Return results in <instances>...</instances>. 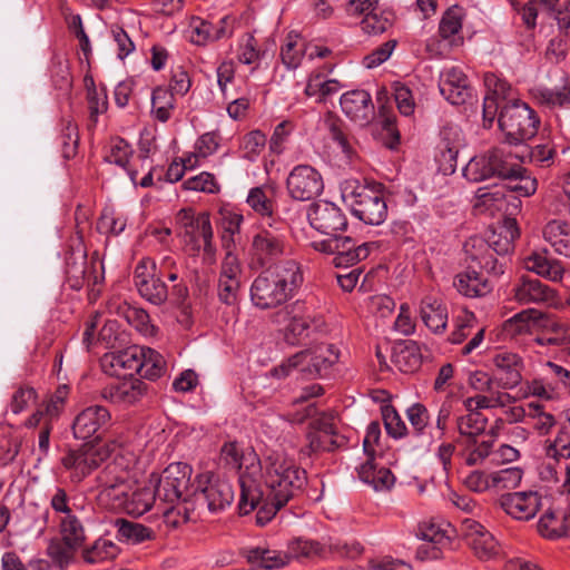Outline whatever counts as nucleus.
<instances>
[{"label": "nucleus", "mask_w": 570, "mask_h": 570, "mask_svg": "<svg viewBox=\"0 0 570 570\" xmlns=\"http://www.w3.org/2000/svg\"><path fill=\"white\" fill-rule=\"evenodd\" d=\"M131 146L122 138H115L110 144V151L107 156L109 163L116 164L117 166L126 169L131 181L135 183L137 171L128 168L129 158L132 155Z\"/></svg>", "instance_id": "nucleus-51"}, {"label": "nucleus", "mask_w": 570, "mask_h": 570, "mask_svg": "<svg viewBox=\"0 0 570 570\" xmlns=\"http://www.w3.org/2000/svg\"><path fill=\"white\" fill-rule=\"evenodd\" d=\"M177 223L181 229V237L186 246L193 252L203 250V262L212 265L216 261V247L213 243L214 234L209 214L204 212L195 214L191 209H180Z\"/></svg>", "instance_id": "nucleus-7"}, {"label": "nucleus", "mask_w": 570, "mask_h": 570, "mask_svg": "<svg viewBox=\"0 0 570 570\" xmlns=\"http://www.w3.org/2000/svg\"><path fill=\"white\" fill-rule=\"evenodd\" d=\"M175 95L165 87H157L151 94V112L154 117L161 122L170 119L175 109Z\"/></svg>", "instance_id": "nucleus-44"}, {"label": "nucleus", "mask_w": 570, "mask_h": 570, "mask_svg": "<svg viewBox=\"0 0 570 570\" xmlns=\"http://www.w3.org/2000/svg\"><path fill=\"white\" fill-rule=\"evenodd\" d=\"M347 439L336 432L333 423L320 421L317 430L308 434V445L312 452L335 451L344 448Z\"/></svg>", "instance_id": "nucleus-31"}, {"label": "nucleus", "mask_w": 570, "mask_h": 570, "mask_svg": "<svg viewBox=\"0 0 570 570\" xmlns=\"http://www.w3.org/2000/svg\"><path fill=\"white\" fill-rule=\"evenodd\" d=\"M145 346L132 345L125 350L106 353L101 358L104 371L114 376H132L139 374L144 363L140 356H144Z\"/></svg>", "instance_id": "nucleus-18"}, {"label": "nucleus", "mask_w": 570, "mask_h": 570, "mask_svg": "<svg viewBox=\"0 0 570 570\" xmlns=\"http://www.w3.org/2000/svg\"><path fill=\"white\" fill-rule=\"evenodd\" d=\"M111 415L102 405H90L80 411L72 422V433L78 440L94 438V442H101V434L110 424Z\"/></svg>", "instance_id": "nucleus-16"}, {"label": "nucleus", "mask_w": 570, "mask_h": 570, "mask_svg": "<svg viewBox=\"0 0 570 570\" xmlns=\"http://www.w3.org/2000/svg\"><path fill=\"white\" fill-rule=\"evenodd\" d=\"M461 531L468 544L479 559L489 560L499 554L500 547L498 541L493 534L476 520L471 518L463 519Z\"/></svg>", "instance_id": "nucleus-20"}, {"label": "nucleus", "mask_w": 570, "mask_h": 570, "mask_svg": "<svg viewBox=\"0 0 570 570\" xmlns=\"http://www.w3.org/2000/svg\"><path fill=\"white\" fill-rule=\"evenodd\" d=\"M193 469L189 464L175 462L169 464L160 475L151 474L148 483L153 485L157 504L189 503V481Z\"/></svg>", "instance_id": "nucleus-6"}, {"label": "nucleus", "mask_w": 570, "mask_h": 570, "mask_svg": "<svg viewBox=\"0 0 570 570\" xmlns=\"http://www.w3.org/2000/svg\"><path fill=\"white\" fill-rule=\"evenodd\" d=\"M190 41L193 43L197 46H205L208 42L215 41L213 22L204 20L199 17H194L190 21Z\"/></svg>", "instance_id": "nucleus-64"}, {"label": "nucleus", "mask_w": 570, "mask_h": 570, "mask_svg": "<svg viewBox=\"0 0 570 570\" xmlns=\"http://www.w3.org/2000/svg\"><path fill=\"white\" fill-rule=\"evenodd\" d=\"M381 410L386 433L393 439L403 438L407 429L395 407L386 404Z\"/></svg>", "instance_id": "nucleus-61"}, {"label": "nucleus", "mask_w": 570, "mask_h": 570, "mask_svg": "<svg viewBox=\"0 0 570 570\" xmlns=\"http://www.w3.org/2000/svg\"><path fill=\"white\" fill-rule=\"evenodd\" d=\"M112 449L105 442H88L69 450L60 460L72 483H79L95 471L111 454Z\"/></svg>", "instance_id": "nucleus-9"}, {"label": "nucleus", "mask_w": 570, "mask_h": 570, "mask_svg": "<svg viewBox=\"0 0 570 570\" xmlns=\"http://www.w3.org/2000/svg\"><path fill=\"white\" fill-rule=\"evenodd\" d=\"M463 17V9L459 6H452L442 16L439 35L451 46H459L463 42L461 35Z\"/></svg>", "instance_id": "nucleus-38"}, {"label": "nucleus", "mask_w": 570, "mask_h": 570, "mask_svg": "<svg viewBox=\"0 0 570 570\" xmlns=\"http://www.w3.org/2000/svg\"><path fill=\"white\" fill-rule=\"evenodd\" d=\"M274 189L269 186H257L249 189L246 203L259 216L271 218L275 203L273 200Z\"/></svg>", "instance_id": "nucleus-41"}, {"label": "nucleus", "mask_w": 570, "mask_h": 570, "mask_svg": "<svg viewBox=\"0 0 570 570\" xmlns=\"http://www.w3.org/2000/svg\"><path fill=\"white\" fill-rule=\"evenodd\" d=\"M262 469L264 470L263 495L255 509H257V524L265 525L278 510L303 492L307 476L306 471L293 459L277 451L264 459Z\"/></svg>", "instance_id": "nucleus-1"}, {"label": "nucleus", "mask_w": 570, "mask_h": 570, "mask_svg": "<svg viewBox=\"0 0 570 570\" xmlns=\"http://www.w3.org/2000/svg\"><path fill=\"white\" fill-rule=\"evenodd\" d=\"M146 391L147 384L144 381L130 379L105 386L101 390V396L114 404L132 405L142 399Z\"/></svg>", "instance_id": "nucleus-26"}, {"label": "nucleus", "mask_w": 570, "mask_h": 570, "mask_svg": "<svg viewBox=\"0 0 570 570\" xmlns=\"http://www.w3.org/2000/svg\"><path fill=\"white\" fill-rule=\"evenodd\" d=\"M266 142L267 139L263 131L252 130L247 132L240 141L243 157L250 161L256 160L265 149Z\"/></svg>", "instance_id": "nucleus-54"}, {"label": "nucleus", "mask_w": 570, "mask_h": 570, "mask_svg": "<svg viewBox=\"0 0 570 570\" xmlns=\"http://www.w3.org/2000/svg\"><path fill=\"white\" fill-rule=\"evenodd\" d=\"M326 546L307 539H295L288 544L287 552L258 546L244 549V557L254 566L273 570L286 566L291 558H314L325 554Z\"/></svg>", "instance_id": "nucleus-5"}, {"label": "nucleus", "mask_w": 570, "mask_h": 570, "mask_svg": "<svg viewBox=\"0 0 570 570\" xmlns=\"http://www.w3.org/2000/svg\"><path fill=\"white\" fill-rule=\"evenodd\" d=\"M420 315L423 323L435 334L442 333L448 324V309L435 297L426 296L422 299Z\"/></svg>", "instance_id": "nucleus-37"}, {"label": "nucleus", "mask_w": 570, "mask_h": 570, "mask_svg": "<svg viewBox=\"0 0 570 570\" xmlns=\"http://www.w3.org/2000/svg\"><path fill=\"white\" fill-rule=\"evenodd\" d=\"M324 127L328 137L337 144L342 153L351 159L355 150L351 144L350 137L344 129V125L340 118L332 114H327L324 118Z\"/></svg>", "instance_id": "nucleus-42"}, {"label": "nucleus", "mask_w": 570, "mask_h": 570, "mask_svg": "<svg viewBox=\"0 0 570 570\" xmlns=\"http://www.w3.org/2000/svg\"><path fill=\"white\" fill-rule=\"evenodd\" d=\"M500 229L499 238L491 240L489 247L498 255L504 256L513 250V243L519 237L520 232L513 218H505Z\"/></svg>", "instance_id": "nucleus-46"}, {"label": "nucleus", "mask_w": 570, "mask_h": 570, "mask_svg": "<svg viewBox=\"0 0 570 570\" xmlns=\"http://www.w3.org/2000/svg\"><path fill=\"white\" fill-rule=\"evenodd\" d=\"M332 70V67L313 70L307 77L304 89L305 96L314 97L318 102H324L330 97L336 95L343 86L338 80L328 78Z\"/></svg>", "instance_id": "nucleus-28"}, {"label": "nucleus", "mask_w": 570, "mask_h": 570, "mask_svg": "<svg viewBox=\"0 0 570 570\" xmlns=\"http://www.w3.org/2000/svg\"><path fill=\"white\" fill-rule=\"evenodd\" d=\"M324 127L328 137L337 144L342 153L351 159L355 150L351 144L350 137L344 129V125L340 118L332 114H327L324 118Z\"/></svg>", "instance_id": "nucleus-43"}, {"label": "nucleus", "mask_w": 570, "mask_h": 570, "mask_svg": "<svg viewBox=\"0 0 570 570\" xmlns=\"http://www.w3.org/2000/svg\"><path fill=\"white\" fill-rule=\"evenodd\" d=\"M346 199L352 214L367 225H380L387 216L386 203L375 188L357 185Z\"/></svg>", "instance_id": "nucleus-12"}, {"label": "nucleus", "mask_w": 570, "mask_h": 570, "mask_svg": "<svg viewBox=\"0 0 570 570\" xmlns=\"http://www.w3.org/2000/svg\"><path fill=\"white\" fill-rule=\"evenodd\" d=\"M193 497L197 504H204L208 511L217 513L233 503L235 493L227 480L207 472L197 476V487L193 491Z\"/></svg>", "instance_id": "nucleus-11"}, {"label": "nucleus", "mask_w": 570, "mask_h": 570, "mask_svg": "<svg viewBox=\"0 0 570 570\" xmlns=\"http://www.w3.org/2000/svg\"><path fill=\"white\" fill-rule=\"evenodd\" d=\"M313 246L318 252L333 254V264L336 267H348L365 259L370 255L374 243L356 245L351 237H338L335 235L320 242H314Z\"/></svg>", "instance_id": "nucleus-13"}, {"label": "nucleus", "mask_w": 570, "mask_h": 570, "mask_svg": "<svg viewBox=\"0 0 570 570\" xmlns=\"http://www.w3.org/2000/svg\"><path fill=\"white\" fill-rule=\"evenodd\" d=\"M61 540L70 547L81 548L86 540L85 529L76 515L61 517L59 520Z\"/></svg>", "instance_id": "nucleus-48"}, {"label": "nucleus", "mask_w": 570, "mask_h": 570, "mask_svg": "<svg viewBox=\"0 0 570 570\" xmlns=\"http://www.w3.org/2000/svg\"><path fill=\"white\" fill-rule=\"evenodd\" d=\"M488 420L482 413H466L456 417V429L460 435L475 439L487 428Z\"/></svg>", "instance_id": "nucleus-53"}, {"label": "nucleus", "mask_w": 570, "mask_h": 570, "mask_svg": "<svg viewBox=\"0 0 570 570\" xmlns=\"http://www.w3.org/2000/svg\"><path fill=\"white\" fill-rule=\"evenodd\" d=\"M144 363L139 374L148 380H156L163 376L166 372V361L157 351L145 347L144 356H140Z\"/></svg>", "instance_id": "nucleus-52"}, {"label": "nucleus", "mask_w": 570, "mask_h": 570, "mask_svg": "<svg viewBox=\"0 0 570 570\" xmlns=\"http://www.w3.org/2000/svg\"><path fill=\"white\" fill-rule=\"evenodd\" d=\"M529 407V417H531L533 422L534 430L540 435H547L550 431L556 426L557 420L554 415L548 413L543 410V405L538 402H530L528 404Z\"/></svg>", "instance_id": "nucleus-55"}, {"label": "nucleus", "mask_w": 570, "mask_h": 570, "mask_svg": "<svg viewBox=\"0 0 570 570\" xmlns=\"http://www.w3.org/2000/svg\"><path fill=\"white\" fill-rule=\"evenodd\" d=\"M454 286L458 292L466 297H482L492 291V285L487 278L475 271H466L455 277Z\"/></svg>", "instance_id": "nucleus-40"}, {"label": "nucleus", "mask_w": 570, "mask_h": 570, "mask_svg": "<svg viewBox=\"0 0 570 570\" xmlns=\"http://www.w3.org/2000/svg\"><path fill=\"white\" fill-rule=\"evenodd\" d=\"M417 537L423 543L417 549L421 559H438L441 557V547L449 544V537L439 525L424 522L419 527Z\"/></svg>", "instance_id": "nucleus-30"}, {"label": "nucleus", "mask_w": 570, "mask_h": 570, "mask_svg": "<svg viewBox=\"0 0 570 570\" xmlns=\"http://www.w3.org/2000/svg\"><path fill=\"white\" fill-rule=\"evenodd\" d=\"M87 255L83 249L77 248L66 253L65 274L66 282L70 288L79 291L82 288L87 277Z\"/></svg>", "instance_id": "nucleus-34"}, {"label": "nucleus", "mask_w": 570, "mask_h": 570, "mask_svg": "<svg viewBox=\"0 0 570 570\" xmlns=\"http://www.w3.org/2000/svg\"><path fill=\"white\" fill-rule=\"evenodd\" d=\"M499 504L504 512L517 520H530L541 508V497L538 492H513L502 494Z\"/></svg>", "instance_id": "nucleus-22"}, {"label": "nucleus", "mask_w": 570, "mask_h": 570, "mask_svg": "<svg viewBox=\"0 0 570 570\" xmlns=\"http://www.w3.org/2000/svg\"><path fill=\"white\" fill-rule=\"evenodd\" d=\"M489 158H491V169H493V177L502 179H512L515 175L521 173L519 161H524V156L515 155L508 146H498L488 150Z\"/></svg>", "instance_id": "nucleus-29"}, {"label": "nucleus", "mask_w": 570, "mask_h": 570, "mask_svg": "<svg viewBox=\"0 0 570 570\" xmlns=\"http://www.w3.org/2000/svg\"><path fill=\"white\" fill-rule=\"evenodd\" d=\"M96 480L100 488L99 501L109 509L140 517L157 504L153 485L139 483L134 489L130 471L122 469L118 462L108 463Z\"/></svg>", "instance_id": "nucleus-2"}, {"label": "nucleus", "mask_w": 570, "mask_h": 570, "mask_svg": "<svg viewBox=\"0 0 570 570\" xmlns=\"http://www.w3.org/2000/svg\"><path fill=\"white\" fill-rule=\"evenodd\" d=\"M392 362L403 373H412L421 366V357L413 347L409 346L395 350L392 355Z\"/></svg>", "instance_id": "nucleus-59"}, {"label": "nucleus", "mask_w": 570, "mask_h": 570, "mask_svg": "<svg viewBox=\"0 0 570 570\" xmlns=\"http://www.w3.org/2000/svg\"><path fill=\"white\" fill-rule=\"evenodd\" d=\"M514 298L520 304H547L556 303V292L538 278L521 277L515 284Z\"/></svg>", "instance_id": "nucleus-27"}, {"label": "nucleus", "mask_w": 570, "mask_h": 570, "mask_svg": "<svg viewBox=\"0 0 570 570\" xmlns=\"http://www.w3.org/2000/svg\"><path fill=\"white\" fill-rule=\"evenodd\" d=\"M541 312L538 309H524L507 320L503 325V331L511 336L531 332L532 327L538 324Z\"/></svg>", "instance_id": "nucleus-45"}, {"label": "nucleus", "mask_w": 570, "mask_h": 570, "mask_svg": "<svg viewBox=\"0 0 570 570\" xmlns=\"http://www.w3.org/2000/svg\"><path fill=\"white\" fill-rule=\"evenodd\" d=\"M307 218L313 228L333 237L347 227V219L334 203L321 200L311 205Z\"/></svg>", "instance_id": "nucleus-17"}, {"label": "nucleus", "mask_w": 570, "mask_h": 570, "mask_svg": "<svg viewBox=\"0 0 570 570\" xmlns=\"http://www.w3.org/2000/svg\"><path fill=\"white\" fill-rule=\"evenodd\" d=\"M494 381L498 387L511 390L522 380V362L519 355L511 352H499L493 356Z\"/></svg>", "instance_id": "nucleus-25"}, {"label": "nucleus", "mask_w": 570, "mask_h": 570, "mask_svg": "<svg viewBox=\"0 0 570 570\" xmlns=\"http://www.w3.org/2000/svg\"><path fill=\"white\" fill-rule=\"evenodd\" d=\"M360 480L371 485L375 491L389 490L395 481L393 473L386 468L377 469L374 456H367L366 462L357 469Z\"/></svg>", "instance_id": "nucleus-36"}, {"label": "nucleus", "mask_w": 570, "mask_h": 570, "mask_svg": "<svg viewBox=\"0 0 570 570\" xmlns=\"http://www.w3.org/2000/svg\"><path fill=\"white\" fill-rule=\"evenodd\" d=\"M491 164V158H489L488 151L482 155L474 156L463 168V176L472 183L493 178Z\"/></svg>", "instance_id": "nucleus-50"}, {"label": "nucleus", "mask_w": 570, "mask_h": 570, "mask_svg": "<svg viewBox=\"0 0 570 570\" xmlns=\"http://www.w3.org/2000/svg\"><path fill=\"white\" fill-rule=\"evenodd\" d=\"M441 95L452 105H463L471 97V87L463 70L459 67L444 68L439 77Z\"/></svg>", "instance_id": "nucleus-21"}, {"label": "nucleus", "mask_w": 570, "mask_h": 570, "mask_svg": "<svg viewBox=\"0 0 570 570\" xmlns=\"http://www.w3.org/2000/svg\"><path fill=\"white\" fill-rule=\"evenodd\" d=\"M340 104L346 117L361 127L368 125L374 118V105L366 90L347 91L342 95Z\"/></svg>", "instance_id": "nucleus-23"}, {"label": "nucleus", "mask_w": 570, "mask_h": 570, "mask_svg": "<svg viewBox=\"0 0 570 570\" xmlns=\"http://www.w3.org/2000/svg\"><path fill=\"white\" fill-rule=\"evenodd\" d=\"M546 455L556 462L570 459V434L561 428L556 438L546 446Z\"/></svg>", "instance_id": "nucleus-56"}, {"label": "nucleus", "mask_w": 570, "mask_h": 570, "mask_svg": "<svg viewBox=\"0 0 570 570\" xmlns=\"http://www.w3.org/2000/svg\"><path fill=\"white\" fill-rule=\"evenodd\" d=\"M539 533L547 539L554 540L564 535V528H562L560 517L553 511H547L538 522Z\"/></svg>", "instance_id": "nucleus-62"}, {"label": "nucleus", "mask_w": 570, "mask_h": 570, "mask_svg": "<svg viewBox=\"0 0 570 570\" xmlns=\"http://www.w3.org/2000/svg\"><path fill=\"white\" fill-rule=\"evenodd\" d=\"M559 0H529L519 10L522 21L528 28H534L539 16L557 21L560 29L570 28V6L558 9Z\"/></svg>", "instance_id": "nucleus-19"}, {"label": "nucleus", "mask_w": 570, "mask_h": 570, "mask_svg": "<svg viewBox=\"0 0 570 570\" xmlns=\"http://www.w3.org/2000/svg\"><path fill=\"white\" fill-rule=\"evenodd\" d=\"M286 189L294 200H312L324 189L322 175L309 165H297L287 176Z\"/></svg>", "instance_id": "nucleus-14"}, {"label": "nucleus", "mask_w": 570, "mask_h": 570, "mask_svg": "<svg viewBox=\"0 0 570 570\" xmlns=\"http://www.w3.org/2000/svg\"><path fill=\"white\" fill-rule=\"evenodd\" d=\"M485 83L489 88H492V92L487 95L483 99L482 114L484 121L490 124L494 120L499 108L503 106L502 102L505 98L507 92L510 90V86L505 80L497 78L494 75L485 76Z\"/></svg>", "instance_id": "nucleus-35"}, {"label": "nucleus", "mask_w": 570, "mask_h": 570, "mask_svg": "<svg viewBox=\"0 0 570 570\" xmlns=\"http://www.w3.org/2000/svg\"><path fill=\"white\" fill-rule=\"evenodd\" d=\"M498 122L509 144L518 145L537 135L540 119L525 102L512 100L501 107Z\"/></svg>", "instance_id": "nucleus-8"}, {"label": "nucleus", "mask_w": 570, "mask_h": 570, "mask_svg": "<svg viewBox=\"0 0 570 570\" xmlns=\"http://www.w3.org/2000/svg\"><path fill=\"white\" fill-rule=\"evenodd\" d=\"M297 38V35L291 32L281 49V59L287 69H296L304 56L303 46H298Z\"/></svg>", "instance_id": "nucleus-58"}, {"label": "nucleus", "mask_w": 570, "mask_h": 570, "mask_svg": "<svg viewBox=\"0 0 570 570\" xmlns=\"http://www.w3.org/2000/svg\"><path fill=\"white\" fill-rule=\"evenodd\" d=\"M115 527L117 529V538L126 542L140 543L150 539L153 534L149 528L125 519H117Z\"/></svg>", "instance_id": "nucleus-49"}, {"label": "nucleus", "mask_w": 570, "mask_h": 570, "mask_svg": "<svg viewBox=\"0 0 570 570\" xmlns=\"http://www.w3.org/2000/svg\"><path fill=\"white\" fill-rule=\"evenodd\" d=\"M220 460L225 465L238 471V509L240 514H248L255 510L263 495L259 459L254 452L245 453L237 442H228L220 449Z\"/></svg>", "instance_id": "nucleus-4"}, {"label": "nucleus", "mask_w": 570, "mask_h": 570, "mask_svg": "<svg viewBox=\"0 0 570 570\" xmlns=\"http://www.w3.org/2000/svg\"><path fill=\"white\" fill-rule=\"evenodd\" d=\"M118 553L119 548L111 540L100 538L90 548L83 550L82 558L86 563L96 564L115 559Z\"/></svg>", "instance_id": "nucleus-47"}, {"label": "nucleus", "mask_w": 570, "mask_h": 570, "mask_svg": "<svg viewBox=\"0 0 570 570\" xmlns=\"http://www.w3.org/2000/svg\"><path fill=\"white\" fill-rule=\"evenodd\" d=\"M542 237L558 255L570 259V223L549 220L542 228Z\"/></svg>", "instance_id": "nucleus-32"}, {"label": "nucleus", "mask_w": 570, "mask_h": 570, "mask_svg": "<svg viewBox=\"0 0 570 570\" xmlns=\"http://www.w3.org/2000/svg\"><path fill=\"white\" fill-rule=\"evenodd\" d=\"M78 550L76 547H70L66 541L61 539L51 540L48 548V556L60 567L68 566Z\"/></svg>", "instance_id": "nucleus-63"}, {"label": "nucleus", "mask_w": 570, "mask_h": 570, "mask_svg": "<svg viewBox=\"0 0 570 570\" xmlns=\"http://www.w3.org/2000/svg\"><path fill=\"white\" fill-rule=\"evenodd\" d=\"M156 264L150 258H142L135 268L134 283L139 295L153 305L160 306L169 297L167 285L160 276L155 275Z\"/></svg>", "instance_id": "nucleus-15"}, {"label": "nucleus", "mask_w": 570, "mask_h": 570, "mask_svg": "<svg viewBox=\"0 0 570 570\" xmlns=\"http://www.w3.org/2000/svg\"><path fill=\"white\" fill-rule=\"evenodd\" d=\"M87 100L89 109V127H95L98 121V116L107 111L108 99L105 90L98 91L91 81V87L87 89Z\"/></svg>", "instance_id": "nucleus-57"}, {"label": "nucleus", "mask_w": 570, "mask_h": 570, "mask_svg": "<svg viewBox=\"0 0 570 570\" xmlns=\"http://www.w3.org/2000/svg\"><path fill=\"white\" fill-rule=\"evenodd\" d=\"M522 480V470L507 468L491 473V489L505 490L517 488Z\"/></svg>", "instance_id": "nucleus-60"}, {"label": "nucleus", "mask_w": 570, "mask_h": 570, "mask_svg": "<svg viewBox=\"0 0 570 570\" xmlns=\"http://www.w3.org/2000/svg\"><path fill=\"white\" fill-rule=\"evenodd\" d=\"M531 95L543 107L550 109L570 108V80L557 88L535 87L531 90Z\"/></svg>", "instance_id": "nucleus-39"}, {"label": "nucleus", "mask_w": 570, "mask_h": 570, "mask_svg": "<svg viewBox=\"0 0 570 570\" xmlns=\"http://www.w3.org/2000/svg\"><path fill=\"white\" fill-rule=\"evenodd\" d=\"M528 271L551 282H560L564 274L563 265L556 258H548L547 250L534 252L524 259Z\"/></svg>", "instance_id": "nucleus-33"}, {"label": "nucleus", "mask_w": 570, "mask_h": 570, "mask_svg": "<svg viewBox=\"0 0 570 570\" xmlns=\"http://www.w3.org/2000/svg\"><path fill=\"white\" fill-rule=\"evenodd\" d=\"M304 367L302 373L322 375L326 373L340 358V351L334 344L320 343L311 350L301 351Z\"/></svg>", "instance_id": "nucleus-24"}, {"label": "nucleus", "mask_w": 570, "mask_h": 570, "mask_svg": "<svg viewBox=\"0 0 570 570\" xmlns=\"http://www.w3.org/2000/svg\"><path fill=\"white\" fill-rule=\"evenodd\" d=\"M288 228L284 223L262 228L252 239L250 254L252 263L258 267L274 264L283 257L288 249Z\"/></svg>", "instance_id": "nucleus-10"}, {"label": "nucleus", "mask_w": 570, "mask_h": 570, "mask_svg": "<svg viewBox=\"0 0 570 570\" xmlns=\"http://www.w3.org/2000/svg\"><path fill=\"white\" fill-rule=\"evenodd\" d=\"M303 273L294 259L283 261L256 276L250 285V301L259 309L277 308L287 303L301 285Z\"/></svg>", "instance_id": "nucleus-3"}]
</instances>
